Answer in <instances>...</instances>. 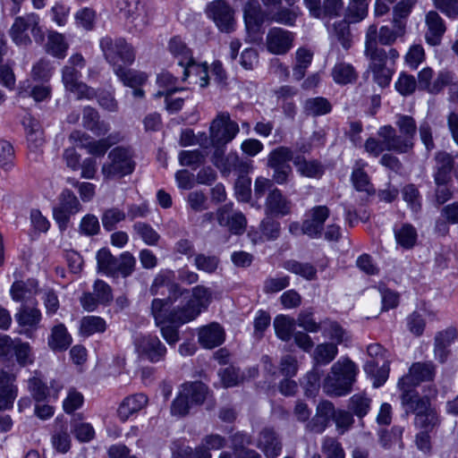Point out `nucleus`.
<instances>
[{"label":"nucleus","instance_id":"f257e3e1","mask_svg":"<svg viewBox=\"0 0 458 458\" xmlns=\"http://www.w3.org/2000/svg\"><path fill=\"white\" fill-rule=\"evenodd\" d=\"M99 47L105 59L124 85L134 87L147 80L144 73L126 68L134 62L135 53L124 38L106 36L100 39Z\"/></svg>","mask_w":458,"mask_h":458},{"label":"nucleus","instance_id":"f03ea898","mask_svg":"<svg viewBox=\"0 0 458 458\" xmlns=\"http://www.w3.org/2000/svg\"><path fill=\"white\" fill-rule=\"evenodd\" d=\"M395 125L400 132L396 134L395 129L391 125L381 126L377 131V135L386 138L390 148L394 152L404 154L411 151L414 146V137L417 132V123L414 118L408 114H398L395 116Z\"/></svg>","mask_w":458,"mask_h":458},{"label":"nucleus","instance_id":"7ed1b4c3","mask_svg":"<svg viewBox=\"0 0 458 458\" xmlns=\"http://www.w3.org/2000/svg\"><path fill=\"white\" fill-rule=\"evenodd\" d=\"M401 403L406 412L415 416V426L422 431L430 432L440 420L437 411L431 407L429 399L421 397L416 391L405 390L402 393Z\"/></svg>","mask_w":458,"mask_h":458},{"label":"nucleus","instance_id":"20e7f679","mask_svg":"<svg viewBox=\"0 0 458 458\" xmlns=\"http://www.w3.org/2000/svg\"><path fill=\"white\" fill-rule=\"evenodd\" d=\"M358 368L348 358L340 359L331 367V372L324 380L323 389L329 395L344 396L352 391Z\"/></svg>","mask_w":458,"mask_h":458},{"label":"nucleus","instance_id":"39448f33","mask_svg":"<svg viewBox=\"0 0 458 458\" xmlns=\"http://www.w3.org/2000/svg\"><path fill=\"white\" fill-rule=\"evenodd\" d=\"M86 61L81 54L72 55L62 69V82L64 89L76 96V98L92 99L96 97L94 89L81 81V70Z\"/></svg>","mask_w":458,"mask_h":458},{"label":"nucleus","instance_id":"423d86ee","mask_svg":"<svg viewBox=\"0 0 458 458\" xmlns=\"http://www.w3.org/2000/svg\"><path fill=\"white\" fill-rule=\"evenodd\" d=\"M134 168L131 148L119 146L108 153L107 161L102 165L101 172L106 178L114 179L131 174Z\"/></svg>","mask_w":458,"mask_h":458},{"label":"nucleus","instance_id":"0eeeda50","mask_svg":"<svg viewBox=\"0 0 458 458\" xmlns=\"http://www.w3.org/2000/svg\"><path fill=\"white\" fill-rule=\"evenodd\" d=\"M151 312L156 325L160 327L163 338L168 344H175L179 341L178 327L184 324L172 319V315L176 312V308L169 310L166 301L154 299L151 304Z\"/></svg>","mask_w":458,"mask_h":458},{"label":"nucleus","instance_id":"6e6552de","mask_svg":"<svg viewBox=\"0 0 458 458\" xmlns=\"http://www.w3.org/2000/svg\"><path fill=\"white\" fill-rule=\"evenodd\" d=\"M211 300L212 291L204 285H197L191 289V299L184 306L176 308V312L172 315V319L188 323L205 310Z\"/></svg>","mask_w":458,"mask_h":458},{"label":"nucleus","instance_id":"1a4fd4ad","mask_svg":"<svg viewBox=\"0 0 458 458\" xmlns=\"http://www.w3.org/2000/svg\"><path fill=\"white\" fill-rule=\"evenodd\" d=\"M239 125L231 120L228 113H220L210 125V140L216 148H222L232 141L239 133Z\"/></svg>","mask_w":458,"mask_h":458},{"label":"nucleus","instance_id":"9d476101","mask_svg":"<svg viewBox=\"0 0 458 458\" xmlns=\"http://www.w3.org/2000/svg\"><path fill=\"white\" fill-rule=\"evenodd\" d=\"M69 140L76 147L87 149L89 154L102 157L112 145L121 140V137L118 133H114L97 140L81 131H74L70 134Z\"/></svg>","mask_w":458,"mask_h":458},{"label":"nucleus","instance_id":"9b49d317","mask_svg":"<svg viewBox=\"0 0 458 458\" xmlns=\"http://www.w3.org/2000/svg\"><path fill=\"white\" fill-rule=\"evenodd\" d=\"M206 14L211 19L218 30L229 33L235 25L234 10L226 0H214L208 4Z\"/></svg>","mask_w":458,"mask_h":458},{"label":"nucleus","instance_id":"f8f14e48","mask_svg":"<svg viewBox=\"0 0 458 458\" xmlns=\"http://www.w3.org/2000/svg\"><path fill=\"white\" fill-rule=\"evenodd\" d=\"M212 163L225 176L232 172L245 174L250 170V161L240 158L236 152H230L225 156L223 148L215 149L212 155Z\"/></svg>","mask_w":458,"mask_h":458},{"label":"nucleus","instance_id":"ddd939ff","mask_svg":"<svg viewBox=\"0 0 458 458\" xmlns=\"http://www.w3.org/2000/svg\"><path fill=\"white\" fill-rule=\"evenodd\" d=\"M39 17L36 13H29L26 16L17 17L10 30V35L13 42L17 45H28L30 38L28 31L37 38H41L42 34L38 26Z\"/></svg>","mask_w":458,"mask_h":458},{"label":"nucleus","instance_id":"4468645a","mask_svg":"<svg viewBox=\"0 0 458 458\" xmlns=\"http://www.w3.org/2000/svg\"><path fill=\"white\" fill-rule=\"evenodd\" d=\"M116 5L127 23L133 26L136 30H142L148 23L145 4L140 0H117Z\"/></svg>","mask_w":458,"mask_h":458},{"label":"nucleus","instance_id":"2eb2a0df","mask_svg":"<svg viewBox=\"0 0 458 458\" xmlns=\"http://www.w3.org/2000/svg\"><path fill=\"white\" fill-rule=\"evenodd\" d=\"M435 366L432 362H415L409 373L400 378L398 387L404 393L405 390L415 391L412 387L423 381H430L435 377Z\"/></svg>","mask_w":458,"mask_h":458},{"label":"nucleus","instance_id":"dca6fc26","mask_svg":"<svg viewBox=\"0 0 458 458\" xmlns=\"http://www.w3.org/2000/svg\"><path fill=\"white\" fill-rule=\"evenodd\" d=\"M138 354L150 362L163 360L166 354V347L156 335H141L134 341Z\"/></svg>","mask_w":458,"mask_h":458},{"label":"nucleus","instance_id":"f3484780","mask_svg":"<svg viewBox=\"0 0 458 458\" xmlns=\"http://www.w3.org/2000/svg\"><path fill=\"white\" fill-rule=\"evenodd\" d=\"M294 38L293 32L280 27H273L268 30L266 36L267 49L273 55H285L292 49Z\"/></svg>","mask_w":458,"mask_h":458},{"label":"nucleus","instance_id":"a211bd4d","mask_svg":"<svg viewBox=\"0 0 458 458\" xmlns=\"http://www.w3.org/2000/svg\"><path fill=\"white\" fill-rule=\"evenodd\" d=\"M14 318L19 327H21L19 333L31 339L34 337V332L39 327L42 314L40 310L35 306L21 304L17 310Z\"/></svg>","mask_w":458,"mask_h":458},{"label":"nucleus","instance_id":"6ab92c4d","mask_svg":"<svg viewBox=\"0 0 458 458\" xmlns=\"http://www.w3.org/2000/svg\"><path fill=\"white\" fill-rule=\"evenodd\" d=\"M364 55L369 60V69L386 65V51L377 45V26L371 24L365 34Z\"/></svg>","mask_w":458,"mask_h":458},{"label":"nucleus","instance_id":"aec40b11","mask_svg":"<svg viewBox=\"0 0 458 458\" xmlns=\"http://www.w3.org/2000/svg\"><path fill=\"white\" fill-rule=\"evenodd\" d=\"M330 210L327 206H315L309 209L303 220V230L306 235L312 239L321 237L326 220L329 217Z\"/></svg>","mask_w":458,"mask_h":458},{"label":"nucleus","instance_id":"412c9836","mask_svg":"<svg viewBox=\"0 0 458 458\" xmlns=\"http://www.w3.org/2000/svg\"><path fill=\"white\" fill-rule=\"evenodd\" d=\"M433 70L429 67L422 69L418 74V88L430 94L439 93L446 84L451 81V72L446 71L440 72L437 78L433 79Z\"/></svg>","mask_w":458,"mask_h":458},{"label":"nucleus","instance_id":"4be33fe9","mask_svg":"<svg viewBox=\"0 0 458 458\" xmlns=\"http://www.w3.org/2000/svg\"><path fill=\"white\" fill-rule=\"evenodd\" d=\"M16 374L0 369V409L12 410L18 396Z\"/></svg>","mask_w":458,"mask_h":458},{"label":"nucleus","instance_id":"5701e85b","mask_svg":"<svg viewBox=\"0 0 458 458\" xmlns=\"http://www.w3.org/2000/svg\"><path fill=\"white\" fill-rule=\"evenodd\" d=\"M292 211V202L276 188L271 190L266 199L265 213L273 217H282Z\"/></svg>","mask_w":458,"mask_h":458},{"label":"nucleus","instance_id":"b1692460","mask_svg":"<svg viewBox=\"0 0 458 458\" xmlns=\"http://www.w3.org/2000/svg\"><path fill=\"white\" fill-rule=\"evenodd\" d=\"M172 271H162L157 275L155 277L151 287L150 292L152 294L156 295L159 293V288L163 286H166L169 292V296L167 299H163L167 301V308L177 300L178 297L182 296L183 293H188L187 289L182 288L178 284L173 283L171 281V277L173 276Z\"/></svg>","mask_w":458,"mask_h":458},{"label":"nucleus","instance_id":"393cba45","mask_svg":"<svg viewBox=\"0 0 458 458\" xmlns=\"http://www.w3.org/2000/svg\"><path fill=\"white\" fill-rule=\"evenodd\" d=\"M334 404L329 401H323L317 406L316 414L306 424V429L310 432L321 434L327 428L332 415Z\"/></svg>","mask_w":458,"mask_h":458},{"label":"nucleus","instance_id":"a878e982","mask_svg":"<svg viewBox=\"0 0 458 458\" xmlns=\"http://www.w3.org/2000/svg\"><path fill=\"white\" fill-rule=\"evenodd\" d=\"M425 21L428 27V31L425 35L427 42L430 46L439 45L446 30L444 20L437 12L429 11L426 14Z\"/></svg>","mask_w":458,"mask_h":458},{"label":"nucleus","instance_id":"bb28decb","mask_svg":"<svg viewBox=\"0 0 458 458\" xmlns=\"http://www.w3.org/2000/svg\"><path fill=\"white\" fill-rule=\"evenodd\" d=\"M258 447L267 458H276L281 453L282 442L273 428H267L259 433Z\"/></svg>","mask_w":458,"mask_h":458},{"label":"nucleus","instance_id":"cd10ccee","mask_svg":"<svg viewBox=\"0 0 458 458\" xmlns=\"http://www.w3.org/2000/svg\"><path fill=\"white\" fill-rule=\"evenodd\" d=\"M199 344L206 349H213L224 343L225 332L218 323H211L199 330Z\"/></svg>","mask_w":458,"mask_h":458},{"label":"nucleus","instance_id":"c85d7f7f","mask_svg":"<svg viewBox=\"0 0 458 458\" xmlns=\"http://www.w3.org/2000/svg\"><path fill=\"white\" fill-rule=\"evenodd\" d=\"M436 171L434 180L436 184H445L451 181V172L454 165V157L447 152L439 151L435 156Z\"/></svg>","mask_w":458,"mask_h":458},{"label":"nucleus","instance_id":"c756f323","mask_svg":"<svg viewBox=\"0 0 458 458\" xmlns=\"http://www.w3.org/2000/svg\"><path fill=\"white\" fill-rule=\"evenodd\" d=\"M72 342V335L64 324L59 323L51 328L47 337V345L53 352L66 351Z\"/></svg>","mask_w":458,"mask_h":458},{"label":"nucleus","instance_id":"7c9ffc66","mask_svg":"<svg viewBox=\"0 0 458 458\" xmlns=\"http://www.w3.org/2000/svg\"><path fill=\"white\" fill-rule=\"evenodd\" d=\"M457 337V331L454 327H448L444 331L438 332L435 336L434 353L437 360L441 363L445 362L448 357V347Z\"/></svg>","mask_w":458,"mask_h":458},{"label":"nucleus","instance_id":"2f4dec72","mask_svg":"<svg viewBox=\"0 0 458 458\" xmlns=\"http://www.w3.org/2000/svg\"><path fill=\"white\" fill-rule=\"evenodd\" d=\"M281 225L278 221L275 220L273 216H267L259 225V233H249L251 241L255 243L264 241H275L280 235Z\"/></svg>","mask_w":458,"mask_h":458},{"label":"nucleus","instance_id":"473e14b6","mask_svg":"<svg viewBox=\"0 0 458 458\" xmlns=\"http://www.w3.org/2000/svg\"><path fill=\"white\" fill-rule=\"evenodd\" d=\"M350 21L345 19L335 21L328 29L329 38L332 42H338L344 49L348 50L352 45V36L350 30Z\"/></svg>","mask_w":458,"mask_h":458},{"label":"nucleus","instance_id":"72a5a7b5","mask_svg":"<svg viewBox=\"0 0 458 458\" xmlns=\"http://www.w3.org/2000/svg\"><path fill=\"white\" fill-rule=\"evenodd\" d=\"M148 403V397L144 394H135L126 397L120 404L117 413L121 420H127L131 415L138 412Z\"/></svg>","mask_w":458,"mask_h":458},{"label":"nucleus","instance_id":"f704fd0d","mask_svg":"<svg viewBox=\"0 0 458 458\" xmlns=\"http://www.w3.org/2000/svg\"><path fill=\"white\" fill-rule=\"evenodd\" d=\"M367 163L361 159L357 160L353 165L351 181L358 191H365L368 194L375 192L368 174L365 172Z\"/></svg>","mask_w":458,"mask_h":458},{"label":"nucleus","instance_id":"c9c22d12","mask_svg":"<svg viewBox=\"0 0 458 458\" xmlns=\"http://www.w3.org/2000/svg\"><path fill=\"white\" fill-rule=\"evenodd\" d=\"M276 11H270L267 13V21L276 22L287 27L295 26L296 21L301 14L299 7L291 8L282 6L276 8Z\"/></svg>","mask_w":458,"mask_h":458},{"label":"nucleus","instance_id":"e433bc0d","mask_svg":"<svg viewBox=\"0 0 458 458\" xmlns=\"http://www.w3.org/2000/svg\"><path fill=\"white\" fill-rule=\"evenodd\" d=\"M82 123L97 136L105 135L110 130V125L105 121H100L98 111L90 106L83 109Z\"/></svg>","mask_w":458,"mask_h":458},{"label":"nucleus","instance_id":"4c0bfd02","mask_svg":"<svg viewBox=\"0 0 458 458\" xmlns=\"http://www.w3.org/2000/svg\"><path fill=\"white\" fill-rule=\"evenodd\" d=\"M293 165L297 172L304 177L318 178L324 174L322 164L316 159H306L302 156H296L293 158Z\"/></svg>","mask_w":458,"mask_h":458},{"label":"nucleus","instance_id":"58836bf2","mask_svg":"<svg viewBox=\"0 0 458 458\" xmlns=\"http://www.w3.org/2000/svg\"><path fill=\"white\" fill-rule=\"evenodd\" d=\"M243 18L248 28H259L267 20L259 0H248L243 7Z\"/></svg>","mask_w":458,"mask_h":458},{"label":"nucleus","instance_id":"ea45409f","mask_svg":"<svg viewBox=\"0 0 458 458\" xmlns=\"http://www.w3.org/2000/svg\"><path fill=\"white\" fill-rule=\"evenodd\" d=\"M181 391L189 399L192 406L202 404L208 394V386L199 381L183 384Z\"/></svg>","mask_w":458,"mask_h":458},{"label":"nucleus","instance_id":"a19ab883","mask_svg":"<svg viewBox=\"0 0 458 458\" xmlns=\"http://www.w3.org/2000/svg\"><path fill=\"white\" fill-rule=\"evenodd\" d=\"M183 67V77L182 81H185L189 76H194V83L199 84L201 88H205L208 85V71L206 64H197L193 57L191 61L186 63Z\"/></svg>","mask_w":458,"mask_h":458},{"label":"nucleus","instance_id":"79ce46f5","mask_svg":"<svg viewBox=\"0 0 458 458\" xmlns=\"http://www.w3.org/2000/svg\"><path fill=\"white\" fill-rule=\"evenodd\" d=\"M331 74L334 81L341 85L352 83L358 78V73L352 64L344 62L336 63Z\"/></svg>","mask_w":458,"mask_h":458},{"label":"nucleus","instance_id":"37998d69","mask_svg":"<svg viewBox=\"0 0 458 458\" xmlns=\"http://www.w3.org/2000/svg\"><path fill=\"white\" fill-rule=\"evenodd\" d=\"M136 268V259L129 251H123L118 257H116V262L114 266V278L122 276L127 278L132 275Z\"/></svg>","mask_w":458,"mask_h":458},{"label":"nucleus","instance_id":"c03bdc74","mask_svg":"<svg viewBox=\"0 0 458 458\" xmlns=\"http://www.w3.org/2000/svg\"><path fill=\"white\" fill-rule=\"evenodd\" d=\"M168 50L171 55L178 59V64L184 66L186 63L191 61L192 53L186 43L179 36H174L168 42Z\"/></svg>","mask_w":458,"mask_h":458},{"label":"nucleus","instance_id":"a18cd8bd","mask_svg":"<svg viewBox=\"0 0 458 458\" xmlns=\"http://www.w3.org/2000/svg\"><path fill=\"white\" fill-rule=\"evenodd\" d=\"M304 113L311 116L325 115L331 112L332 106L329 100L323 97L307 98L303 105Z\"/></svg>","mask_w":458,"mask_h":458},{"label":"nucleus","instance_id":"49530a36","mask_svg":"<svg viewBox=\"0 0 458 458\" xmlns=\"http://www.w3.org/2000/svg\"><path fill=\"white\" fill-rule=\"evenodd\" d=\"M47 52L57 58H64L66 55L68 44L63 34L56 31H50L46 45Z\"/></svg>","mask_w":458,"mask_h":458},{"label":"nucleus","instance_id":"de8ad7c7","mask_svg":"<svg viewBox=\"0 0 458 458\" xmlns=\"http://www.w3.org/2000/svg\"><path fill=\"white\" fill-rule=\"evenodd\" d=\"M394 238L398 245L403 249H411L417 242V231L410 224H403L394 228Z\"/></svg>","mask_w":458,"mask_h":458},{"label":"nucleus","instance_id":"09e8293b","mask_svg":"<svg viewBox=\"0 0 458 458\" xmlns=\"http://www.w3.org/2000/svg\"><path fill=\"white\" fill-rule=\"evenodd\" d=\"M364 370L370 375L375 377L373 386L379 387L382 386L388 377L389 366L387 360H384L382 364H379V360H371L367 361Z\"/></svg>","mask_w":458,"mask_h":458},{"label":"nucleus","instance_id":"8fccbe9b","mask_svg":"<svg viewBox=\"0 0 458 458\" xmlns=\"http://www.w3.org/2000/svg\"><path fill=\"white\" fill-rule=\"evenodd\" d=\"M51 88L47 85H36L30 88V83L24 82L19 88L18 96L20 98L31 97L35 101L40 102L50 97Z\"/></svg>","mask_w":458,"mask_h":458},{"label":"nucleus","instance_id":"3c124183","mask_svg":"<svg viewBox=\"0 0 458 458\" xmlns=\"http://www.w3.org/2000/svg\"><path fill=\"white\" fill-rule=\"evenodd\" d=\"M337 353L336 344H320L314 350L313 359L317 365H327L336 357Z\"/></svg>","mask_w":458,"mask_h":458},{"label":"nucleus","instance_id":"603ef678","mask_svg":"<svg viewBox=\"0 0 458 458\" xmlns=\"http://www.w3.org/2000/svg\"><path fill=\"white\" fill-rule=\"evenodd\" d=\"M157 83L160 89L155 93L156 98H161L166 94H174L176 91L182 90L183 89L178 88L177 79L168 72H163L157 77Z\"/></svg>","mask_w":458,"mask_h":458},{"label":"nucleus","instance_id":"864d4df0","mask_svg":"<svg viewBox=\"0 0 458 458\" xmlns=\"http://www.w3.org/2000/svg\"><path fill=\"white\" fill-rule=\"evenodd\" d=\"M274 327L278 338L289 341L295 329V320L285 315H279L274 320Z\"/></svg>","mask_w":458,"mask_h":458},{"label":"nucleus","instance_id":"5fc2aeb1","mask_svg":"<svg viewBox=\"0 0 458 458\" xmlns=\"http://www.w3.org/2000/svg\"><path fill=\"white\" fill-rule=\"evenodd\" d=\"M393 29L388 26H382L379 30H377V45L391 46L396 41L397 38L404 35V25L393 23Z\"/></svg>","mask_w":458,"mask_h":458},{"label":"nucleus","instance_id":"6e6d98bb","mask_svg":"<svg viewBox=\"0 0 458 458\" xmlns=\"http://www.w3.org/2000/svg\"><path fill=\"white\" fill-rule=\"evenodd\" d=\"M283 267L289 272L296 274L307 280L316 278L317 269L310 263H301L294 259H290L286 260Z\"/></svg>","mask_w":458,"mask_h":458},{"label":"nucleus","instance_id":"4d7b16f0","mask_svg":"<svg viewBox=\"0 0 458 458\" xmlns=\"http://www.w3.org/2000/svg\"><path fill=\"white\" fill-rule=\"evenodd\" d=\"M106 329L105 319L97 316H87L81 320L80 332L89 336L96 333H103Z\"/></svg>","mask_w":458,"mask_h":458},{"label":"nucleus","instance_id":"13d9d810","mask_svg":"<svg viewBox=\"0 0 458 458\" xmlns=\"http://www.w3.org/2000/svg\"><path fill=\"white\" fill-rule=\"evenodd\" d=\"M97 263L98 272L113 277L116 257L108 249L103 248L97 252Z\"/></svg>","mask_w":458,"mask_h":458},{"label":"nucleus","instance_id":"bf43d9fd","mask_svg":"<svg viewBox=\"0 0 458 458\" xmlns=\"http://www.w3.org/2000/svg\"><path fill=\"white\" fill-rule=\"evenodd\" d=\"M132 229L136 235L140 237L145 244L149 246L157 245L160 240V235L150 225L143 222H137L132 225Z\"/></svg>","mask_w":458,"mask_h":458},{"label":"nucleus","instance_id":"052dcab7","mask_svg":"<svg viewBox=\"0 0 458 458\" xmlns=\"http://www.w3.org/2000/svg\"><path fill=\"white\" fill-rule=\"evenodd\" d=\"M27 130V142L31 150H38L40 148L44 142L43 131H41L38 123L36 121L30 120L29 124H26Z\"/></svg>","mask_w":458,"mask_h":458},{"label":"nucleus","instance_id":"680f3d73","mask_svg":"<svg viewBox=\"0 0 458 458\" xmlns=\"http://www.w3.org/2000/svg\"><path fill=\"white\" fill-rule=\"evenodd\" d=\"M28 389L36 402H42L50 396L48 386L36 373L35 376L29 378Z\"/></svg>","mask_w":458,"mask_h":458},{"label":"nucleus","instance_id":"e2e57ef3","mask_svg":"<svg viewBox=\"0 0 458 458\" xmlns=\"http://www.w3.org/2000/svg\"><path fill=\"white\" fill-rule=\"evenodd\" d=\"M293 154L287 147H278L273 149L267 157L268 166L290 165L289 161H293Z\"/></svg>","mask_w":458,"mask_h":458},{"label":"nucleus","instance_id":"0e129e2a","mask_svg":"<svg viewBox=\"0 0 458 458\" xmlns=\"http://www.w3.org/2000/svg\"><path fill=\"white\" fill-rule=\"evenodd\" d=\"M417 0H401L393 8V23H399L406 27V19L411 13V10Z\"/></svg>","mask_w":458,"mask_h":458},{"label":"nucleus","instance_id":"69168bd1","mask_svg":"<svg viewBox=\"0 0 458 458\" xmlns=\"http://www.w3.org/2000/svg\"><path fill=\"white\" fill-rule=\"evenodd\" d=\"M368 6L369 4H360L350 0L345 10L344 19L352 23L361 21L368 15Z\"/></svg>","mask_w":458,"mask_h":458},{"label":"nucleus","instance_id":"338daca9","mask_svg":"<svg viewBox=\"0 0 458 458\" xmlns=\"http://www.w3.org/2000/svg\"><path fill=\"white\" fill-rule=\"evenodd\" d=\"M125 217V212L117 208L106 209L101 216L103 227L106 231H113L116 225L123 221Z\"/></svg>","mask_w":458,"mask_h":458},{"label":"nucleus","instance_id":"774afa93","mask_svg":"<svg viewBox=\"0 0 458 458\" xmlns=\"http://www.w3.org/2000/svg\"><path fill=\"white\" fill-rule=\"evenodd\" d=\"M321 448L326 458H345L342 445L334 437H326Z\"/></svg>","mask_w":458,"mask_h":458}]
</instances>
